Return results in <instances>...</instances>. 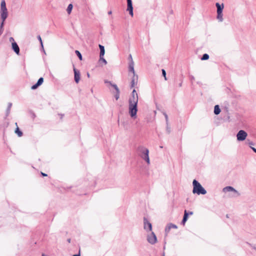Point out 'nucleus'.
<instances>
[{"instance_id": "1", "label": "nucleus", "mask_w": 256, "mask_h": 256, "mask_svg": "<svg viewBox=\"0 0 256 256\" xmlns=\"http://www.w3.org/2000/svg\"><path fill=\"white\" fill-rule=\"evenodd\" d=\"M128 112L132 118H136L138 112V94L134 89L128 98Z\"/></svg>"}, {"instance_id": "2", "label": "nucleus", "mask_w": 256, "mask_h": 256, "mask_svg": "<svg viewBox=\"0 0 256 256\" xmlns=\"http://www.w3.org/2000/svg\"><path fill=\"white\" fill-rule=\"evenodd\" d=\"M136 152L142 159L144 160L148 164H150L149 150L147 148L142 146H140L136 148Z\"/></svg>"}, {"instance_id": "3", "label": "nucleus", "mask_w": 256, "mask_h": 256, "mask_svg": "<svg viewBox=\"0 0 256 256\" xmlns=\"http://www.w3.org/2000/svg\"><path fill=\"white\" fill-rule=\"evenodd\" d=\"M193 184V194H206V190L202 186V185L196 180H194L192 182Z\"/></svg>"}, {"instance_id": "4", "label": "nucleus", "mask_w": 256, "mask_h": 256, "mask_svg": "<svg viewBox=\"0 0 256 256\" xmlns=\"http://www.w3.org/2000/svg\"><path fill=\"white\" fill-rule=\"evenodd\" d=\"M104 83L110 84L112 87L114 88V89L116 90L114 98L116 100H118L120 98V90L118 88V87L117 85L116 84H112L111 82L108 81V80H104Z\"/></svg>"}, {"instance_id": "5", "label": "nucleus", "mask_w": 256, "mask_h": 256, "mask_svg": "<svg viewBox=\"0 0 256 256\" xmlns=\"http://www.w3.org/2000/svg\"><path fill=\"white\" fill-rule=\"evenodd\" d=\"M248 136V134L244 130H240L236 134V138L238 141H244Z\"/></svg>"}, {"instance_id": "6", "label": "nucleus", "mask_w": 256, "mask_h": 256, "mask_svg": "<svg viewBox=\"0 0 256 256\" xmlns=\"http://www.w3.org/2000/svg\"><path fill=\"white\" fill-rule=\"evenodd\" d=\"M147 240L151 244H155L157 242V238L153 232L151 231V233L147 236Z\"/></svg>"}, {"instance_id": "7", "label": "nucleus", "mask_w": 256, "mask_h": 256, "mask_svg": "<svg viewBox=\"0 0 256 256\" xmlns=\"http://www.w3.org/2000/svg\"><path fill=\"white\" fill-rule=\"evenodd\" d=\"M0 19L2 20V22L4 23V21L8 18V14L7 8H0Z\"/></svg>"}, {"instance_id": "8", "label": "nucleus", "mask_w": 256, "mask_h": 256, "mask_svg": "<svg viewBox=\"0 0 256 256\" xmlns=\"http://www.w3.org/2000/svg\"><path fill=\"white\" fill-rule=\"evenodd\" d=\"M144 228L146 232L152 230V224L148 222L146 217L144 218Z\"/></svg>"}, {"instance_id": "9", "label": "nucleus", "mask_w": 256, "mask_h": 256, "mask_svg": "<svg viewBox=\"0 0 256 256\" xmlns=\"http://www.w3.org/2000/svg\"><path fill=\"white\" fill-rule=\"evenodd\" d=\"M222 190L224 192H233L236 194L237 196H239L240 195V194L236 189L231 186H227L224 188Z\"/></svg>"}, {"instance_id": "10", "label": "nucleus", "mask_w": 256, "mask_h": 256, "mask_svg": "<svg viewBox=\"0 0 256 256\" xmlns=\"http://www.w3.org/2000/svg\"><path fill=\"white\" fill-rule=\"evenodd\" d=\"M74 78L76 84L78 83L80 80V72L74 66Z\"/></svg>"}, {"instance_id": "11", "label": "nucleus", "mask_w": 256, "mask_h": 256, "mask_svg": "<svg viewBox=\"0 0 256 256\" xmlns=\"http://www.w3.org/2000/svg\"><path fill=\"white\" fill-rule=\"evenodd\" d=\"M128 7L127 10L129 12V14L131 16H133V7L132 0H127Z\"/></svg>"}, {"instance_id": "12", "label": "nucleus", "mask_w": 256, "mask_h": 256, "mask_svg": "<svg viewBox=\"0 0 256 256\" xmlns=\"http://www.w3.org/2000/svg\"><path fill=\"white\" fill-rule=\"evenodd\" d=\"M192 214H193V212H190L189 213H188L187 212V211L186 210H185L184 212V216L181 222L182 224L184 226L186 222L188 220V214L192 215Z\"/></svg>"}, {"instance_id": "13", "label": "nucleus", "mask_w": 256, "mask_h": 256, "mask_svg": "<svg viewBox=\"0 0 256 256\" xmlns=\"http://www.w3.org/2000/svg\"><path fill=\"white\" fill-rule=\"evenodd\" d=\"M12 48L14 51L17 54H20V48L16 42H14L12 43Z\"/></svg>"}, {"instance_id": "14", "label": "nucleus", "mask_w": 256, "mask_h": 256, "mask_svg": "<svg viewBox=\"0 0 256 256\" xmlns=\"http://www.w3.org/2000/svg\"><path fill=\"white\" fill-rule=\"evenodd\" d=\"M138 76H136V74H134L132 78V80H131L130 82V87L134 88L136 84L138 82Z\"/></svg>"}, {"instance_id": "15", "label": "nucleus", "mask_w": 256, "mask_h": 256, "mask_svg": "<svg viewBox=\"0 0 256 256\" xmlns=\"http://www.w3.org/2000/svg\"><path fill=\"white\" fill-rule=\"evenodd\" d=\"M216 6L217 8V12H222L224 8V4H220L218 2L216 4Z\"/></svg>"}, {"instance_id": "16", "label": "nucleus", "mask_w": 256, "mask_h": 256, "mask_svg": "<svg viewBox=\"0 0 256 256\" xmlns=\"http://www.w3.org/2000/svg\"><path fill=\"white\" fill-rule=\"evenodd\" d=\"M129 71L133 73V75L135 74L134 70V62L133 60H132L129 64Z\"/></svg>"}, {"instance_id": "17", "label": "nucleus", "mask_w": 256, "mask_h": 256, "mask_svg": "<svg viewBox=\"0 0 256 256\" xmlns=\"http://www.w3.org/2000/svg\"><path fill=\"white\" fill-rule=\"evenodd\" d=\"M99 48L100 50V57L102 58V56H104L105 53L104 48L101 44H99Z\"/></svg>"}, {"instance_id": "18", "label": "nucleus", "mask_w": 256, "mask_h": 256, "mask_svg": "<svg viewBox=\"0 0 256 256\" xmlns=\"http://www.w3.org/2000/svg\"><path fill=\"white\" fill-rule=\"evenodd\" d=\"M223 14H222V12H217V19L218 20L219 22H222L224 19H223Z\"/></svg>"}, {"instance_id": "19", "label": "nucleus", "mask_w": 256, "mask_h": 256, "mask_svg": "<svg viewBox=\"0 0 256 256\" xmlns=\"http://www.w3.org/2000/svg\"><path fill=\"white\" fill-rule=\"evenodd\" d=\"M220 109L218 105H216L214 108V114L216 115L220 114Z\"/></svg>"}, {"instance_id": "20", "label": "nucleus", "mask_w": 256, "mask_h": 256, "mask_svg": "<svg viewBox=\"0 0 256 256\" xmlns=\"http://www.w3.org/2000/svg\"><path fill=\"white\" fill-rule=\"evenodd\" d=\"M15 132L17 134L18 136H22V132L20 131L18 127L16 128Z\"/></svg>"}, {"instance_id": "21", "label": "nucleus", "mask_w": 256, "mask_h": 256, "mask_svg": "<svg viewBox=\"0 0 256 256\" xmlns=\"http://www.w3.org/2000/svg\"><path fill=\"white\" fill-rule=\"evenodd\" d=\"M72 4H68V8H67V12L68 14H70L71 12H72Z\"/></svg>"}, {"instance_id": "22", "label": "nucleus", "mask_w": 256, "mask_h": 256, "mask_svg": "<svg viewBox=\"0 0 256 256\" xmlns=\"http://www.w3.org/2000/svg\"><path fill=\"white\" fill-rule=\"evenodd\" d=\"M209 58V55L207 54H204L202 55L201 60H207Z\"/></svg>"}, {"instance_id": "23", "label": "nucleus", "mask_w": 256, "mask_h": 256, "mask_svg": "<svg viewBox=\"0 0 256 256\" xmlns=\"http://www.w3.org/2000/svg\"><path fill=\"white\" fill-rule=\"evenodd\" d=\"M6 8V4L4 0H2L0 2V8Z\"/></svg>"}, {"instance_id": "24", "label": "nucleus", "mask_w": 256, "mask_h": 256, "mask_svg": "<svg viewBox=\"0 0 256 256\" xmlns=\"http://www.w3.org/2000/svg\"><path fill=\"white\" fill-rule=\"evenodd\" d=\"M75 53L77 55V56L78 57L79 59L80 60H82V54H80V52L78 50H76L75 51Z\"/></svg>"}, {"instance_id": "25", "label": "nucleus", "mask_w": 256, "mask_h": 256, "mask_svg": "<svg viewBox=\"0 0 256 256\" xmlns=\"http://www.w3.org/2000/svg\"><path fill=\"white\" fill-rule=\"evenodd\" d=\"M12 106V104L11 102H9L8 104V108L6 110L7 114H8L10 113Z\"/></svg>"}, {"instance_id": "26", "label": "nucleus", "mask_w": 256, "mask_h": 256, "mask_svg": "<svg viewBox=\"0 0 256 256\" xmlns=\"http://www.w3.org/2000/svg\"><path fill=\"white\" fill-rule=\"evenodd\" d=\"M4 23L1 22L0 25V36L2 35V32H4Z\"/></svg>"}, {"instance_id": "27", "label": "nucleus", "mask_w": 256, "mask_h": 256, "mask_svg": "<svg viewBox=\"0 0 256 256\" xmlns=\"http://www.w3.org/2000/svg\"><path fill=\"white\" fill-rule=\"evenodd\" d=\"M43 82H44V78H40L38 80V82H37L36 84H37L39 86H40V85L43 83Z\"/></svg>"}, {"instance_id": "28", "label": "nucleus", "mask_w": 256, "mask_h": 256, "mask_svg": "<svg viewBox=\"0 0 256 256\" xmlns=\"http://www.w3.org/2000/svg\"><path fill=\"white\" fill-rule=\"evenodd\" d=\"M38 40H39V42H40V46H41V47L42 49H44V46H43V43H42V38L40 37V35H38Z\"/></svg>"}, {"instance_id": "29", "label": "nucleus", "mask_w": 256, "mask_h": 256, "mask_svg": "<svg viewBox=\"0 0 256 256\" xmlns=\"http://www.w3.org/2000/svg\"><path fill=\"white\" fill-rule=\"evenodd\" d=\"M163 114L164 115L166 119V124H168V114L165 112H163Z\"/></svg>"}, {"instance_id": "30", "label": "nucleus", "mask_w": 256, "mask_h": 256, "mask_svg": "<svg viewBox=\"0 0 256 256\" xmlns=\"http://www.w3.org/2000/svg\"><path fill=\"white\" fill-rule=\"evenodd\" d=\"M163 114L164 115L166 119V124H168V114L165 112H163Z\"/></svg>"}, {"instance_id": "31", "label": "nucleus", "mask_w": 256, "mask_h": 256, "mask_svg": "<svg viewBox=\"0 0 256 256\" xmlns=\"http://www.w3.org/2000/svg\"><path fill=\"white\" fill-rule=\"evenodd\" d=\"M168 226L171 228H178V226L176 225V224H168Z\"/></svg>"}, {"instance_id": "32", "label": "nucleus", "mask_w": 256, "mask_h": 256, "mask_svg": "<svg viewBox=\"0 0 256 256\" xmlns=\"http://www.w3.org/2000/svg\"><path fill=\"white\" fill-rule=\"evenodd\" d=\"M166 124V131L168 134L170 132V128L169 126L168 123Z\"/></svg>"}, {"instance_id": "33", "label": "nucleus", "mask_w": 256, "mask_h": 256, "mask_svg": "<svg viewBox=\"0 0 256 256\" xmlns=\"http://www.w3.org/2000/svg\"><path fill=\"white\" fill-rule=\"evenodd\" d=\"M162 75L164 76V80H167L166 76V72L164 69H162Z\"/></svg>"}, {"instance_id": "34", "label": "nucleus", "mask_w": 256, "mask_h": 256, "mask_svg": "<svg viewBox=\"0 0 256 256\" xmlns=\"http://www.w3.org/2000/svg\"><path fill=\"white\" fill-rule=\"evenodd\" d=\"M170 230V228L168 226H166V228H165V232H166V235L168 234Z\"/></svg>"}, {"instance_id": "35", "label": "nucleus", "mask_w": 256, "mask_h": 256, "mask_svg": "<svg viewBox=\"0 0 256 256\" xmlns=\"http://www.w3.org/2000/svg\"><path fill=\"white\" fill-rule=\"evenodd\" d=\"M39 86L36 83V84H34L32 87H31V88L32 90H36V89Z\"/></svg>"}, {"instance_id": "36", "label": "nucleus", "mask_w": 256, "mask_h": 256, "mask_svg": "<svg viewBox=\"0 0 256 256\" xmlns=\"http://www.w3.org/2000/svg\"><path fill=\"white\" fill-rule=\"evenodd\" d=\"M100 60H102L104 64H107V62L106 60L104 58V56H102L100 57Z\"/></svg>"}, {"instance_id": "37", "label": "nucleus", "mask_w": 256, "mask_h": 256, "mask_svg": "<svg viewBox=\"0 0 256 256\" xmlns=\"http://www.w3.org/2000/svg\"><path fill=\"white\" fill-rule=\"evenodd\" d=\"M182 79H180V82H179V84H178V86H179L180 87H181V86H182Z\"/></svg>"}, {"instance_id": "38", "label": "nucleus", "mask_w": 256, "mask_h": 256, "mask_svg": "<svg viewBox=\"0 0 256 256\" xmlns=\"http://www.w3.org/2000/svg\"><path fill=\"white\" fill-rule=\"evenodd\" d=\"M32 116L33 119H34L36 118V116L34 112H32Z\"/></svg>"}, {"instance_id": "39", "label": "nucleus", "mask_w": 256, "mask_h": 256, "mask_svg": "<svg viewBox=\"0 0 256 256\" xmlns=\"http://www.w3.org/2000/svg\"><path fill=\"white\" fill-rule=\"evenodd\" d=\"M248 144L250 146V147L251 146L254 144V142H250V141L248 140Z\"/></svg>"}, {"instance_id": "40", "label": "nucleus", "mask_w": 256, "mask_h": 256, "mask_svg": "<svg viewBox=\"0 0 256 256\" xmlns=\"http://www.w3.org/2000/svg\"><path fill=\"white\" fill-rule=\"evenodd\" d=\"M10 42H14V38L12 37H10Z\"/></svg>"}, {"instance_id": "41", "label": "nucleus", "mask_w": 256, "mask_h": 256, "mask_svg": "<svg viewBox=\"0 0 256 256\" xmlns=\"http://www.w3.org/2000/svg\"><path fill=\"white\" fill-rule=\"evenodd\" d=\"M250 148L252 150L256 153V148L250 146Z\"/></svg>"}, {"instance_id": "42", "label": "nucleus", "mask_w": 256, "mask_h": 256, "mask_svg": "<svg viewBox=\"0 0 256 256\" xmlns=\"http://www.w3.org/2000/svg\"><path fill=\"white\" fill-rule=\"evenodd\" d=\"M41 174L42 176H47V174L42 172H41Z\"/></svg>"}, {"instance_id": "43", "label": "nucleus", "mask_w": 256, "mask_h": 256, "mask_svg": "<svg viewBox=\"0 0 256 256\" xmlns=\"http://www.w3.org/2000/svg\"><path fill=\"white\" fill-rule=\"evenodd\" d=\"M73 256H80V250H79V252L78 254H74Z\"/></svg>"}, {"instance_id": "44", "label": "nucleus", "mask_w": 256, "mask_h": 256, "mask_svg": "<svg viewBox=\"0 0 256 256\" xmlns=\"http://www.w3.org/2000/svg\"><path fill=\"white\" fill-rule=\"evenodd\" d=\"M129 58L130 59V60H132V56L131 54H130L129 56Z\"/></svg>"}, {"instance_id": "45", "label": "nucleus", "mask_w": 256, "mask_h": 256, "mask_svg": "<svg viewBox=\"0 0 256 256\" xmlns=\"http://www.w3.org/2000/svg\"><path fill=\"white\" fill-rule=\"evenodd\" d=\"M190 78H191V80H194V77L193 76H192Z\"/></svg>"}, {"instance_id": "46", "label": "nucleus", "mask_w": 256, "mask_h": 256, "mask_svg": "<svg viewBox=\"0 0 256 256\" xmlns=\"http://www.w3.org/2000/svg\"><path fill=\"white\" fill-rule=\"evenodd\" d=\"M112 11H109V12H108V14H112Z\"/></svg>"}, {"instance_id": "47", "label": "nucleus", "mask_w": 256, "mask_h": 256, "mask_svg": "<svg viewBox=\"0 0 256 256\" xmlns=\"http://www.w3.org/2000/svg\"><path fill=\"white\" fill-rule=\"evenodd\" d=\"M68 242L70 243V238L68 239Z\"/></svg>"}, {"instance_id": "48", "label": "nucleus", "mask_w": 256, "mask_h": 256, "mask_svg": "<svg viewBox=\"0 0 256 256\" xmlns=\"http://www.w3.org/2000/svg\"><path fill=\"white\" fill-rule=\"evenodd\" d=\"M174 82H175V83H176L177 82V80L176 78H175V80H174Z\"/></svg>"}, {"instance_id": "49", "label": "nucleus", "mask_w": 256, "mask_h": 256, "mask_svg": "<svg viewBox=\"0 0 256 256\" xmlns=\"http://www.w3.org/2000/svg\"><path fill=\"white\" fill-rule=\"evenodd\" d=\"M88 77L90 76V74L88 73Z\"/></svg>"}]
</instances>
